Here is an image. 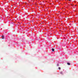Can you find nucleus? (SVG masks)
<instances>
[{"instance_id": "obj_4", "label": "nucleus", "mask_w": 78, "mask_h": 78, "mask_svg": "<svg viewBox=\"0 0 78 78\" xmlns=\"http://www.w3.org/2000/svg\"><path fill=\"white\" fill-rule=\"evenodd\" d=\"M58 69H59V70H61V68L60 67H59L58 68Z\"/></svg>"}, {"instance_id": "obj_3", "label": "nucleus", "mask_w": 78, "mask_h": 78, "mask_svg": "<svg viewBox=\"0 0 78 78\" xmlns=\"http://www.w3.org/2000/svg\"><path fill=\"white\" fill-rule=\"evenodd\" d=\"M4 37V36H2V38L3 39H4V37Z\"/></svg>"}, {"instance_id": "obj_2", "label": "nucleus", "mask_w": 78, "mask_h": 78, "mask_svg": "<svg viewBox=\"0 0 78 78\" xmlns=\"http://www.w3.org/2000/svg\"><path fill=\"white\" fill-rule=\"evenodd\" d=\"M67 64H68V65L69 66H70V63H67Z\"/></svg>"}, {"instance_id": "obj_1", "label": "nucleus", "mask_w": 78, "mask_h": 78, "mask_svg": "<svg viewBox=\"0 0 78 78\" xmlns=\"http://www.w3.org/2000/svg\"><path fill=\"white\" fill-rule=\"evenodd\" d=\"M51 50L52 51H55V49L54 48H52Z\"/></svg>"}, {"instance_id": "obj_6", "label": "nucleus", "mask_w": 78, "mask_h": 78, "mask_svg": "<svg viewBox=\"0 0 78 78\" xmlns=\"http://www.w3.org/2000/svg\"><path fill=\"white\" fill-rule=\"evenodd\" d=\"M69 0V1H70V0Z\"/></svg>"}, {"instance_id": "obj_5", "label": "nucleus", "mask_w": 78, "mask_h": 78, "mask_svg": "<svg viewBox=\"0 0 78 78\" xmlns=\"http://www.w3.org/2000/svg\"><path fill=\"white\" fill-rule=\"evenodd\" d=\"M60 73H61V74H63V73H62V72H61Z\"/></svg>"}]
</instances>
